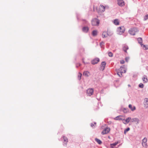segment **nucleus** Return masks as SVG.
I'll list each match as a JSON object with an SVG mask.
<instances>
[{"instance_id":"obj_1","label":"nucleus","mask_w":148,"mask_h":148,"mask_svg":"<svg viewBox=\"0 0 148 148\" xmlns=\"http://www.w3.org/2000/svg\"><path fill=\"white\" fill-rule=\"evenodd\" d=\"M138 30L137 28L133 27L132 28L129 30V33L132 35H134L136 33L138 32Z\"/></svg>"},{"instance_id":"obj_2","label":"nucleus","mask_w":148,"mask_h":148,"mask_svg":"<svg viewBox=\"0 0 148 148\" xmlns=\"http://www.w3.org/2000/svg\"><path fill=\"white\" fill-rule=\"evenodd\" d=\"M125 31V29L124 27H120L117 28V34L119 35L123 34Z\"/></svg>"},{"instance_id":"obj_3","label":"nucleus","mask_w":148,"mask_h":148,"mask_svg":"<svg viewBox=\"0 0 148 148\" xmlns=\"http://www.w3.org/2000/svg\"><path fill=\"white\" fill-rule=\"evenodd\" d=\"M99 23V20L97 18L93 19L92 21V24L93 26H98Z\"/></svg>"},{"instance_id":"obj_4","label":"nucleus","mask_w":148,"mask_h":148,"mask_svg":"<svg viewBox=\"0 0 148 148\" xmlns=\"http://www.w3.org/2000/svg\"><path fill=\"white\" fill-rule=\"evenodd\" d=\"M93 92V90L92 88H89L87 90L86 93L87 95L90 96L92 95Z\"/></svg>"},{"instance_id":"obj_5","label":"nucleus","mask_w":148,"mask_h":148,"mask_svg":"<svg viewBox=\"0 0 148 148\" xmlns=\"http://www.w3.org/2000/svg\"><path fill=\"white\" fill-rule=\"evenodd\" d=\"M110 130V128L107 127L105 128V129L102 132L101 134L104 135L108 133Z\"/></svg>"},{"instance_id":"obj_6","label":"nucleus","mask_w":148,"mask_h":148,"mask_svg":"<svg viewBox=\"0 0 148 148\" xmlns=\"http://www.w3.org/2000/svg\"><path fill=\"white\" fill-rule=\"evenodd\" d=\"M99 61V59L98 58H95L91 61V63L92 64H95Z\"/></svg>"},{"instance_id":"obj_7","label":"nucleus","mask_w":148,"mask_h":148,"mask_svg":"<svg viewBox=\"0 0 148 148\" xmlns=\"http://www.w3.org/2000/svg\"><path fill=\"white\" fill-rule=\"evenodd\" d=\"M147 139L146 138H144V139L142 140V144L143 147H147Z\"/></svg>"},{"instance_id":"obj_8","label":"nucleus","mask_w":148,"mask_h":148,"mask_svg":"<svg viewBox=\"0 0 148 148\" xmlns=\"http://www.w3.org/2000/svg\"><path fill=\"white\" fill-rule=\"evenodd\" d=\"M143 103L144 107L145 108H147L148 107V99L145 98L144 99Z\"/></svg>"},{"instance_id":"obj_9","label":"nucleus","mask_w":148,"mask_h":148,"mask_svg":"<svg viewBox=\"0 0 148 148\" xmlns=\"http://www.w3.org/2000/svg\"><path fill=\"white\" fill-rule=\"evenodd\" d=\"M117 3L120 6H123L124 5V2L123 0H117Z\"/></svg>"},{"instance_id":"obj_10","label":"nucleus","mask_w":148,"mask_h":148,"mask_svg":"<svg viewBox=\"0 0 148 148\" xmlns=\"http://www.w3.org/2000/svg\"><path fill=\"white\" fill-rule=\"evenodd\" d=\"M131 122H136V124H138L139 123L140 120L136 118L132 119L131 118Z\"/></svg>"},{"instance_id":"obj_11","label":"nucleus","mask_w":148,"mask_h":148,"mask_svg":"<svg viewBox=\"0 0 148 148\" xmlns=\"http://www.w3.org/2000/svg\"><path fill=\"white\" fill-rule=\"evenodd\" d=\"M89 29L88 27L87 26L83 27L82 28V31L84 33H87Z\"/></svg>"},{"instance_id":"obj_12","label":"nucleus","mask_w":148,"mask_h":148,"mask_svg":"<svg viewBox=\"0 0 148 148\" xmlns=\"http://www.w3.org/2000/svg\"><path fill=\"white\" fill-rule=\"evenodd\" d=\"M106 65V63L105 62H101V67L100 70L103 71L105 68Z\"/></svg>"},{"instance_id":"obj_13","label":"nucleus","mask_w":148,"mask_h":148,"mask_svg":"<svg viewBox=\"0 0 148 148\" xmlns=\"http://www.w3.org/2000/svg\"><path fill=\"white\" fill-rule=\"evenodd\" d=\"M105 10V7L102 5H100L99 8V11L100 12H104Z\"/></svg>"},{"instance_id":"obj_14","label":"nucleus","mask_w":148,"mask_h":148,"mask_svg":"<svg viewBox=\"0 0 148 148\" xmlns=\"http://www.w3.org/2000/svg\"><path fill=\"white\" fill-rule=\"evenodd\" d=\"M131 120V118L129 117L126 118V119H125V122H123V123L125 124H126L130 122V120Z\"/></svg>"},{"instance_id":"obj_15","label":"nucleus","mask_w":148,"mask_h":148,"mask_svg":"<svg viewBox=\"0 0 148 148\" xmlns=\"http://www.w3.org/2000/svg\"><path fill=\"white\" fill-rule=\"evenodd\" d=\"M63 139L64 140V145H66L68 141V139L66 137L64 136L63 138Z\"/></svg>"},{"instance_id":"obj_16","label":"nucleus","mask_w":148,"mask_h":148,"mask_svg":"<svg viewBox=\"0 0 148 148\" xmlns=\"http://www.w3.org/2000/svg\"><path fill=\"white\" fill-rule=\"evenodd\" d=\"M129 49L128 46L126 45H124L123 47V49L125 52H127V50Z\"/></svg>"},{"instance_id":"obj_17","label":"nucleus","mask_w":148,"mask_h":148,"mask_svg":"<svg viewBox=\"0 0 148 148\" xmlns=\"http://www.w3.org/2000/svg\"><path fill=\"white\" fill-rule=\"evenodd\" d=\"M142 79L144 83H146L148 82V80L147 78V76L146 75L144 76L142 78Z\"/></svg>"},{"instance_id":"obj_18","label":"nucleus","mask_w":148,"mask_h":148,"mask_svg":"<svg viewBox=\"0 0 148 148\" xmlns=\"http://www.w3.org/2000/svg\"><path fill=\"white\" fill-rule=\"evenodd\" d=\"M137 40L138 43H139L141 46H142L143 45L142 44V39L141 38H139L137 39Z\"/></svg>"},{"instance_id":"obj_19","label":"nucleus","mask_w":148,"mask_h":148,"mask_svg":"<svg viewBox=\"0 0 148 148\" xmlns=\"http://www.w3.org/2000/svg\"><path fill=\"white\" fill-rule=\"evenodd\" d=\"M128 107L132 111H133L136 109V107L135 106H133L132 107V105L131 104H129Z\"/></svg>"},{"instance_id":"obj_20","label":"nucleus","mask_w":148,"mask_h":148,"mask_svg":"<svg viewBox=\"0 0 148 148\" xmlns=\"http://www.w3.org/2000/svg\"><path fill=\"white\" fill-rule=\"evenodd\" d=\"M108 36H111L113 34V32L110 30H108L107 32Z\"/></svg>"},{"instance_id":"obj_21","label":"nucleus","mask_w":148,"mask_h":148,"mask_svg":"<svg viewBox=\"0 0 148 148\" xmlns=\"http://www.w3.org/2000/svg\"><path fill=\"white\" fill-rule=\"evenodd\" d=\"M107 32L106 31L103 32L102 34V36L103 38H106L107 37L108 35L107 34Z\"/></svg>"},{"instance_id":"obj_22","label":"nucleus","mask_w":148,"mask_h":148,"mask_svg":"<svg viewBox=\"0 0 148 148\" xmlns=\"http://www.w3.org/2000/svg\"><path fill=\"white\" fill-rule=\"evenodd\" d=\"M114 119L116 120H123V121L125 120V119H123L121 118V116H118L116 117Z\"/></svg>"},{"instance_id":"obj_23","label":"nucleus","mask_w":148,"mask_h":148,"mask_svg":"<svg viewBox=\"0 0 148 148\" xmlns=\"http://www.w3.org/2000/svg\"><path fill=\"white\" fill-rule=\"evenodd\" d=\"M95 140L97 142L98 144L99 145H101L102 144V141L99 139L97 138H95Z\"/></svg>"},{"instance_id":"obj_24","label":"nucleus","mask_w":148,"mask_h":148,"mask_svg":"<svg viewBox=\"0 0 148 148\" xmlns=\"http://www.w3.org/2000/svg\"><path fill=\"white\" fill-rule=\"evenodd\" d=\"M89 72L88 71H85L83 73V75L86 77H88L89 76Z\"/></svg>"},{"instance_id":"obj_25","label":"nucleus","mask_w":148,"mask_h":148,"mask_svg":"<svg viewBox=\"0 0 148 148\" xmlns=\"http://www.w3.org/2000/svg\"><path fill=\"white\" fill-rule=\"evenodd\" d=\"M82 20L83 21V23L84 25H88L89 23L87 21L84 19H83Z\"/></svg>"},{"instance_id":"obj_26","label":"nucleus","mask_w":148,"mask_h":148,"mask_svg":"<svg viewBox=\"0 0 148 148\" xmlns=\"http://www.w3.org/2000/svg\"><path fill=\"white\" fill-rule=\"evenodd\" d=\"M97 31L96 30H93L92 32V35L93 36H95L97 35Z\"/></svg>"},{"instance_id":"obj_27","label":"nucleus","mask_w":148,"mask_h":148,"mask_svg":"<svg viewBox=\"0 0 148 148\" xmlns=\"http://www.w3.org/2000/svg\"><path fill=\"white\" fill-rule=\"evenodd\" d=\"M114 23L116 25H118L119 24V22L118 20L116 19L114 20Z\"/></svg>"},{"instance_id":"obj_28","label":"nucleus","mask_w":148,"mask_h":148,"mask_svg":"<svg viewBox=\"0 0 148 148\" xmlns=\"http://www.w3.org/2000/svg\"><path fill=\"white\" fill-rule=\"evenodd\" d=\"M108 56L110 57H112L113 56V53L111 52H109L108 53Z\"/></svg>"},{"instance_id":"obj_29","label":"nucleus","mask_w":148,"mask_h":148,"mask_svg":"<svg viewBox=\"0 0 148 148\" xmlns=\"http://www.w3.org/2000/svg\"><path fill=\"white\" fill-rule=\"evenodd\" d=\"M130 130V128L129 127L127 128L124 131V133L125 134L127 132L129 131Z\"/></svg>"},{"instance_id":"obj_30","label":"nucleus","mask_w":148,"mask_h":148,"mask_svg":"<svg viewBox=\"0 0 148 148\" xmlns=\"http://www.w3.org/2000/svg\"><path fill=\"white\" fill-rule=\"evenodd\" d=\"M138 86L139 87L143 88L144 87V85L142 83H140L139 84Z\"/></svg>"},{"instance_id":"obj_31","label":"nucleus","mask_w":148,"mask_h":148,"mask_svg":"<svg viewBox=\"0 0 148 148\" xmlns=\"http://www.w3.org/2000/svg\"><path fill=\"white\" fill-rule=\"evenodd\" d=\"M148 19V15H147L144 16V21H146Z\"/></svg>"},{"instance_id":"obj_32","label":"nucleus","mask_w":148,"mask_h":148,"mask_svg":"<svg viewBox=\"0 0 148 148\" xmlns=\"http://www.w3.org/2000/svg\"><path fill=\"white\" fill-rule=\"evenodd\" d=\"M123 71H124V72L123 71H122V70H121L120 71V73L121 75H122V73H125L126 72V70L125 69H124L123 70Z\"/></svg>"},{"instance_id":"obj_33","label":"nucleus","mask_w":148,"mask_h":148,"mask_svg":"<svg viewBox=\"0 0 148 148\" xmlns=\"http://www.w3.org/2000/svg\"><path fill=\"white\" fill-rule=\"evenodd\" d=\"M82 76V74L81 73H79V74L78 75V79L79 80H80L81 79Z\"/></svg>"},{"instance_id":"obj_34","label":"nucleus","mask_w":148,"mask_h":148,"mask_svg":"<svg viewBox=\"0 0 148 148\" xmlns=\"http://www.w3.org/2000/svg\"><path fill=\"white\" fill-rule=\"evenodd\" d=\"M104 44V43L103 42H101L100 43V45L101 47H102V46H103Z\"/></svg>"},{"instance_id":"obj_35","label":"nucleus","mask_w":148,"mask_h":148,"mask_svg":"<svg viewBox=\"0 0 148 148\" xmlns=\"http://www.w3.org/2000/svg\"><path fill=\"white\" fill-rule=\"evenodd\" d=\"M124 66H125L124 65H123L122 66H121L120 68V69H119V70L120 71H121L122 70V69H124Z\"/></svg>"},{"instance_id":"obj_36","label":"nucleus","mask_w":148,"mask_h":148,"mask_svg":"<svg viewBox=\"0 0 148 148\" xmlns=\"http://www.w3.org/2000/svg\"><path fill=\"white\" fill-rule=\"evenodd\" d=\"M117 143H118L117 142L114 143L112 144H111V145H113L114 146H115L117 144Z\"/></svg>"},{"instance_id":"obj_37","label":"nucleus","mask_w":148,"mask_h":148,"mask_svg":"<svg viewBox=\"0 0 148 148\" xmlns=\"http://www.w3.org/2000/svg\"><path fill=\"white\" fill-rule=\"evenodd\" d=\"M124 63H125V61L123 60H121L120 61V63L121 64H123Z\"/></svg>"},{"instance_id":"obj_38","label":"nucleus","mask_w":148,"mask_h":148,"mask_svg":"<svg viewBox=\"0 0 148 148\" xmlns=\"http://www.w3.org/2000/svg\"><path fill=\"white\" fill-rule=\"evenodd\" d=\"M129 59V58L128 57H126L125 58V60L126 62H127Z\"/></svg>"},{"instance_id":"obj_39","label":"nucleus","mask_w":148,"mask_h":148,"mask_svg":"<svg viewBox=\"0 0 148 148\" xmlns=\"http://www.w3.org/2000/svg\"><path fill=\"white\" fill-rule=\"evenodd\" d=\"M90 126L91 127H92L93 128H94L95 127V126L94 125V124L92 123H91Z\"/></svg>"},{"instance_id":"obj_40","label":"nucleus","mask_w":148,"mask_h":148,"mask_svg":"<svg viewBox=\"0 0 148 148\" xmlns=\"http://www.w3.org/2000/svg\"><path fill=\"white\" fill-rule=\"evenodd\" d=\"M143 47H145V50H147V49H148V47H147L145 45H143Z\"/></svg>"},{"instance_id":"obj_41","label":"nucleus","mask_w":148,"mask_h":148,"mask_svg":"<svg viewBox=\"0 0 148 148\" xmlns=\"http://www.w3.org/2000/svg\"><path fill=\"white\" fill-rule=\"evenodd\" d=\"M126 109L125 108H124L123 109V112L124 113H126L127 111H126Z\"/></svg>"},{"instance_id":"obj_42","label":"nucleus","mask_w":148,"mask_h":148,"mask_svg":"<svg viewBox=\"0 0 148 148\" xmlns=\"http://www.w3.org/2000/svg\"><path fill=\"white\" fill-rule=\"evenodd\" d=\"M119 73H120V72L119 73V72H118L117 74L120 77H121V76L119 74Z\"/></svg>"},{"instance_id":"obj_43","label":"nucleus","mask_w":148,"mask_h":148,"mask_svg":"<svg viewBox=\"0 0 148 148\" xmlns=\"http://www.w3.org/2000/svg\"><path fill=\"white\" fill-rule=\"evenodd\" d=\"M128 86L129 87H130V86H131L130 85V84H128Z\"/></svg>"},{"instance_id":"obj_44","label":"nucleus","mask_w":148,"mask_h":148,"mask_svg":"<svg viewBox=\"0 0 148 148\" xmlns=\"http://www.w3.org/2000/svg\"><path fill=\"white\" fill-rule=\"evenodd\" d=\"M94 124H95V125L96 124V122H94Z\"/></svg>"},{"instance_id":"obj_45","label":"nucleus","mask_w":148,"mask_h":148,"mask_svg":"<svg viewBox=\"0 0 148 148\" xmlns=\"http://www.w3.org/2000/svg\"><path fill=\"white\" fill-rule=\"evenodd\" d=\"M80 66V64H79V66Z\"/></svg>"},{"instance_id":"obj_46","label":"nucleus","mask_w":148,"mask_h":148,"mask_svg":"<svg viewBox=\"0 0 148 148\" xmlns=\"http://www.w3.org/2000/svg\"><path fill=\"white\" fill-rule=\"evenodd\" d=\"M76 67H78V66H77V65L76 66Z\"/></svg>"},{"instance_id":"obj_47","label":"nucleus","mask_w":148,"mask_h":148,"mask_svg":"<svg viewBox=\"0 0 148 148\" xmlns=\"http://www.w3.org/2000/svg\"><path fill=\"white\" fill-rule=\"evenodd\" d=\"M77 19H78V17L77 16Z\"/></svg>"}]
</instances>
